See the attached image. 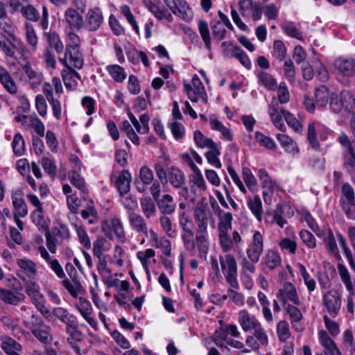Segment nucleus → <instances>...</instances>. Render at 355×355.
<instances>
[{"label":"nucleus","mask_w":355,"mask_h":355,"mask_svg":"<svg viewBox=\"0 0 355 355\" xmlns=\"http://www.w3.org/2000/svg\"><path fill=\"white\" fill-rule=\"evenodd\" d=\"M318 336L320 343L324 348V353H316L315 355H341L335 342L324 330H320Z\"/></svg>","instance_id":"nucleus-20"},{"label":"nucleus","mask_w":355,"mask_h":355,"mask_svg":"<svg viewBox=\"0 0 355 355\" xmlns=\"http://www.w3.org/2000/svg\"><path fill=\"white\" fill-rule=\"evenodd\" d=\"M352 201H355L354 189L349 183L345 182L341 187L340 204Z\"/></svg>","instance_id":"nucleus-57"},{"label":"nucleus","mask_w":355,"mask_h":355,"mask_svg":"<svg viewBox=\"0 0 355 355\" xmlns=\"http://www.w3.org/2000/svg\"><path fill=\"white\" fill-rule=\"evenodd\" d=\"M164 1L174 15L184 20L191 18L189 16L191 8L185 0H164Z\"/></svg>","instance_id":"nucleus-18"},{"label":"nucleus","mask_w":355,"mask_h":355,"mask_svg":"<svg viewBox=\"0 0 355 355\" xmlns=\"http://www.w3.org/2000/svg\"><path fill=\"white\" fill-rule=\"evenodd\" d=\"M190 189L196 197L203 196L207 189V184L203 178L202 174L189 176Z\"/></svg>","instance_id":"nucleus-29"},{"label":"nucleus","mask_w":355,"mask_h":355,"mask_svg":"<svg viewBox=\"0 0 355 355\" xmlns=\"http://www.w3.org/2000/svg\"><path fill=\"white\" fill-rule=\"evenodd\" d=\"M247 204L249 209L254 215L256 218L259 221H261L262 218L263 209L260 197L258 195H256L253 198H249L248 199Z\"/></svg>","instance_id":"nucleus-45"},{"label":"nucleus","mask_w":355,"mask_h":355,"mask_svg":"<svg viewBox=\"0 0 355 355\" xmlns=\"http://www.w3.org/2000/svg\"><path fill=\"white\" fill-rule=\"evenodd\" d=\"M282 110H279L277 103L272 104L268 107V114L274 125L282 132H285L286 127L283 122Z\"/></svg>","instance_id":"nucleus-32"},{"label":"nucleus","mask_w":355,"mask_h":355,"mask_svg":"<svg viewBox=\"0 0 355 355\" xmlns=\"http://www.w3.org/2000/svg\"><path fill=\"white\" fill-rule=\"evenodd\" d=\"M209 150L205 153V156L207 162L213 166L220 168L222 166V164L220 161L219 156L220 151L218 148V144H215L212 146L208 148Z\"/></svg>","instance_id":"nucleus-42"},{"label":"nucleus","mask_w":355,"mask_h":355,"mask_svg":"<svg viewBox=\"0 0 355 355\" xmlns=\"http://www.w3.org/2000/svg\"><path fill=\"white\" fill-rule=\"evenodd\" d=\"M168 158L159 157L154 165L156 175L163 185L169 183L174 189L180 188L185 184L184 173L176 166L168 167Z\"/></svg>","instance_id":"nucleus-2"},{"label":"nucleus","mask_w":355,"mask_h":355,"mask_svg":"<svg viewBox=\"0 0 355 355\" xmlns=\"http://www.w3.org/2000/svg\"><path fill=\"white\" fill-rule=\"evenodd\" d=\"M13 207V215L21 216L24 218L28 214V207L20 194L13 193L11 196Z\"/></svg>","instance_id":"nucleus-34"},{"label":"nucleus","mask_w":355,"mask_h":355,"mask_svg":"<svg viewBox=\"0 0 355 355\" xmlns=\"http://www.w3.org/2000/svg\"><path fill=\"white\" fill-rule=\"evenodd\" d=\"M114 185L121 196L126 195L130 191L132 177L127 170H122L119 175H115Z\"/></svg>","instance_id":"nucleus-22"},{"label":"nucleus","mask_w":355,"mask_h":355,"mask_svg":"<svg viewBox=\"0 0 355 355\" xmlns=\"http://www.w3.org/2000/svg\"><path fill=\"white\" fill-rule=\"evenodd\" d=\"M193 139L196 145L201 148H210L216 144L212 139L205 137L200 130H197L193 133Z\"/></svg>","instance_id":"nucleus-53"},{"label":"nucleus","mask_w":355,"mask_h":355,"mask_svg":"<svg viewBox=\"0 0 355 355\" xmlns=\"http://www.w3.org/2000/svg\"><path fill=\"white\" fill-rule=\"evenodd\" d=\"M219 262L227 282L232 288L238 289V266L234 256L230 253H227L224 256L220 255Z\"/></svg>","instance_id":"nucleus-5"},{"label":"nucleus","mask_w":355,"mask_h":355,"mask_svg":"<svg viewBox=\"0 0 355 355\" xmlns=\"http://www.w3.org/2000/svg\"><path fill=\"white\" fill-rule=\"evenodd\" d=\"M128 220L133 230L141 235L147 236L148 226L142 216L134 211H130L128 214Z\"/></svg>","instance_id":"nucleus-24"},{"label":"nucleus","mask_w":355,"mask_h":355,"mask_svg":"<svg viewBox=\"0 0 355 355\" xmlns=\"http://www.w3.org/2000/svg\"><path fill=\"white\" fill-rule=\"evenodd\" d=\"M232 55L237 58L241 64L247 69H250L251 67V62L250 58L239 46H232Z\"/></svg>","instance_id":"nucleus-63"},{"label":"nucleus","mask_w":355,"mask_h":355,"mask_svg":"<svg viewBox=\"0 0 355 355\" xmlns=\"http://www.w3.org/2000/svg\"><path fill=\"white\" fill-rule=\"evenodd\" d=\"M101 230L105 235L110 239H113V234H114L120 241L124 242L125 240L124 229L119 218H113L109 220L103 221Z\"/></svg>","instance_id":"nucleus-9"},{"label":"nucleus","mask_w":355,"mask_h":355,"mask_svg":"<svg viewBox=\"0 0 355 355\" xmlns=\"http://www.w3.org/2000/svg\"><path fill=\"white\" fill-rule=\"evenodd\" d=\"M16 263L19 267L17 275L24 282L36 279L37 267L35 261L28 258H20L16 260Z\"/></svg>","instance_id":"nucleus-7"},{"label":"nucleus","mask_w":355,"mask_h":355,"mask_svg":"<svg viewBox=\"0 0 355 355\" xmlns=\"http://www.w3.org/2000/svg\"><path fill=\"white\" fill-rule=\"evenodd\" d=\"M159 211L164 215L173 214L176 209V204L173 196L168 193L163 195L155 200Z\"/></svg>","instance_id":"nucleus-26"},{"label":"nucleus","mask_w":355,"mask_h":355,"mask_svg":"<svg viewBox=\"0 0 355 355\" xmlns=\"http://www.w3.org/2000/svg\"><path fill=\"white\" fill-rule=\"evenodd\" d=\"M353 95L347 91H343L339 95L332 94L330 96L329 105L331 110L335 113H339L345 107L347 108V103L354 101Z\"/></svg>","instance_id":"nucleus-17"},{"label":"nucleus","mask_w":355,"mask_h":355,"mask_svg":"<svg viewBox=\"0 0 355 355\" xmlns=\"http://www.w3.org/2000/svg\"><path fill=\"white\" fill-rule=\"evenodd\" d=\"M261 264L270 270H274L282 264L279 254L272 249H268L262 257Z\"/></svg>","instance_id":"nucleus-23"},{"label":"nucleus","mask_w":355,"mask_h":355,"mask_svg":"<svg viewBox=\"0 0 355 355\" xmlns=\"http://www.w3.org/2000/svg\"><path fill=\"white\" fill-rule=\"evenodd\" d=\"M257 175L261 182L262 188L267 189L270 193H273L278 189L279 187L276 181L271 178L266 169L260 168L258 171Z\"/></svg>","instance_id":"nucleus-33"},{"label":"nucleus","mask_w":355,"mask_h":355,"mask_svg":"<svg viewBox=\"0 0 355 355\" xmlns=\"http://www.w3.org/2000/svg\"><path fill=\"white\" fill-rule=\"evenodd\" d=\"M209 123L211 129L220 132L223 138L226 141H231L233 139L234 134L232 130L225 126L216 116L210 115L209 116Z\"/></svg>","instance_id":"nucleus-27"},{"label":"nucleus","mask_w":355,"mask_h":355,"mask_svg":"<svg viewBox=\"0 0 355 355\" xmlns=\"http://www.w3.org/2000/svg\"><path fill=\"white\" fill-rule=\"evenodd\" d=\"M218 241L220 248L223 252H229L234 246H239L243 242L242 237L239 232L234 230L232 233V237L229 234V231L232 227V214L230 212H224L219 209L218 212Z\"/></svg>","instance_id":"nucleus-1"},{"label":"nucleus","mask_w":355,"mask_h":355,"mask_svg":"<svg viewBox=\"0 0 355 355\" xmlns=\"http://www.w3.org/2000/svg\"><path fill=\"white\" fill-rule=\"evenodd\" d=\"M338 143L344 148L342 155V166L349 173L355 172V148L349 136L342 132L337 139Z\"/></svg>","instance_id":"nucleus-4"},{"label":"nucleus","mask_w":355,"mask_h":355,"mask_svg":"<svg viewBox=\"0 0 355 355\" xmlns=\"http://www.w3.org/2000/svg\"><path fill=\"white\" fill-rule=\"evenodd\" d=\"M0 297L7 304L17 305L25 300V295L21 293H14L3 288H0Z\"/></svg>","instance_id":"nucleus-35"},{"label":"nucleus","mask_w":355,"mask_h":355,"mask_svg":"<svg viewBox=\"0 0 355 355\" xmlns=\"http://www.w3.org/2000/svg\"><path fill=\"white\" fill-rule=\"evenodd\" d=\"M17 40L15 35L10 31L0 32V51L7 56L13 58L17 49Z\"/></svg>","instance_id":"nucleus-15"},{"label":"nucleus","mask_w":355,"mask_h":355,"mask_svg":"<svg viewBox=\"0 0 355 355\" xmlns=\"http://www.w3.org/2000/svg\"><path fill=\"white\" fill-rule=\"evenodd\" d=\"M111 249V244L108 240L103 236H98L93 242V254L95 257L105 256L104 252Z\"/></svg>","instance_id":"nucleus-37"},{"label":"nucleus","mask_w":355,"mask_h":355,"mask_svg":"<svg viewBox=\"0 0 355 355\" xmlns=\"http://www.w3.org/2000/svg\"><path fill=\"white\" fill-rule=\"evenodd\" d=\"M279 246L282 251H286L291 254H295L297 244L295 233L292 232L291 238L282 239L279 242Z\"/></svg>","instance_id":"nucleus-46"},{"label":"nucleus","mask_w":355,"mask_h":355,"mask_svg":"<svg viewBox=\"0 0 355 355\" xmlns=\"http://www.w3.org/2000/svg\"><path fill=\"white\" fill-rule=\"evenodd\" d=\"M319 125L316 122H311L308 125L307 139L311 146L315 150H319L320 144L317 139L316 130Z\"/></svg>","instance_id":"nucleus-52"},{"label":"nucleus","mask_w":355,"mask_h":355,"mask_svg":"<svg viewBox=\"0 0 355 355\" xmlns=\"http://www.w3.org/2000/svg\"><path fill=\"white\" fill-rule=\"evenodd\" d=\"M144 6L158 19L172 22L173 17L164 6H159L151 0H142Z\"/></svg>","instance_id":"nucleus-21"},{"label":"nucleus","mask_w":355,"mask_h":355,"mask_svg":"<svg viewBox=\"0 0 355 355\" xmlns=\"http://www.w3.org/2000/svg\"><path fill=\"white\" fill-rule=\"evenodd\" d=\"M240 259V266H241V274H254L256 272V266L255 264L259 261V259L256 258L253 259L250 257H245L241 255L239 257Z\"/></svg>","instance_id":"nucleus-44"},{"label":"nucleus","mask_w":355,"mask_h":355,"mask_svg":"<svg viewBox=\"0 0 355 355\" xmlns=\"http://www.w3.org/2000/svg\"><path fill=\"white\" fill-rule=\"evenodd\" d=\"M0 83L8 93L17 94L18 89L14 79L10 72L2 66H0Z\"/></svg>","instance_id":"nucleus-30"},{"label":"nucleus","mask_w":355,"mask_h":355,"mask_svg":"<svg viewBox=\"0 0 355 355\" xmlns=\"http://www.w3.org/2000/svg\"><path fill=\"white\" fill-rule=\"evenodd\" d=\"M1 347L7 355H19L18 352L22 349L21 345L10 337H5Z\"/></svg>","instance_id":"nucleus-40"},{"label":"nucleus","mask_w":355,"mask_h":355,"mask_svg":"<svg viewBox=\"0 0 355 355\" xmlns=\"http://www.w3.org/2000/svg\"><path fill=\"white\" fill-rule=\"evenodd\" d=\"M78 10L69 7L64 11V21L71 31H79L83 28V16Z\"/></svg>","instance_id":"nucleus-16"},{"label":"nucleus","mask_w":355,"mask_h":355,"mask_svg":"<svg viewBox=\"0 0 355 355\" xmlns=\"http://www.w3.org/2000/svg\"><path fill=\"white\" fill-rule=\"evenodd\" d=\"M155 200L149 196L140 199L141 211L146 218H150L156 215L157 209Z\"/></svg>","instance_id":"nucleus-38"},{"label":"nucleus","mask_w":355,"mask_h":355,"mask_svg":"<svg viewBox=\"0 0 355 355\" xmlns=\"http://www.w3.org/2000/svg\"><path fill=\"white\" fill-rule=\"evenodd\" d=\"M155 252L153 249L148 248L145 250L138 251L137 252V257L141 261V263L146 272V273H149V264L148 260L155 257Z\"/></svg>","instance_id":"nucleus-54"},{"label":"nucleus","mask_w":355,"mask_h":355,"mask_svg":"<svg viewBox=\"0 0 355 355\" xmlns=\"http://www.w3.org/2000/svg\"><path fill=\"white\" fill-rule=\"evenodd\" d=\"M159 225L162 230L169 236L175 237L176 236V231L173 228V224L171 218L163 214L159 218Z\"/></svg>","instance_id":"nucleus-64"},{"label":"nucleus","mask_w":355,"mask_h":355,"mask_svg":"<svg viewBox=\"0 0 355 355\" xmlns=\"http://www.w3.org/2000/svg\"><path fill=\"white\" fill-rule=\"evenodd\" d=\"M264 237L259 231H254L252 240L246 248V255L254 259L260 260L263 252Z\"/></svg>","instance_id":"nucleus-14"},{"label":"nucleus","mask_w":355,"mask_h":355,"mask_svg":"<svg viewBox=\"0 0 355 355\" xmlns=\"http://www.w3.org/2000/svg\"><path fill=\"white\" fill-rule=\"evenodd\" d=\"M53 315L65 325L76 318L73 314L70 313L65 308L58 306L52 310Z\"/></svg>","instance_id":"nucleus-48"},{"label":"nucleus","mask_w":355,"mask_h":355,"mask_svg":"<svg viewBox=\"0 0 355 355\" xmlns=\"http://www.w3.org/2000/svg\"><path fill=\"white\" fill-rule=\"evenodd\" d=\"M26 39L32 51L35 52L37 49L38 38L33 25L29 23H26Z\"/></svg>","instance_id":"nucleus-56"},{"label":"nucleus","mask_w":355,"mask_h":355,"mask_svg":"<svg viewBox=\"0 0 355 355\" xmlns=\"http://www.w3.org/2000/svg\"><path fill=\"white\" fill-rule=\"evenodd\" d=\"M323 241L328 251L331 254H337L338 250L333 232L329 229L323 233Z\"/></svg>","instance_id":"nucleus-55"},{"label":"nucleus","mask_w":355,"mask_h":355,"mask_svg":"<svg viewBox=\"0 0 355 355\" xmlns=\"http://www.w3.org/2000/svg\"><path fill=\"white\" fill-rule=\"evenodd\" d=\"M12 148L15 155L21 156L24 154L26 150L25 141L21 134L17 133L15 135L12 142Z\"/></svg>","instance_id":"nucleus-58"},{"label":"nucleus","mask_w":355,"mask_h":355,"mask_svg":"<svg viewBox=\"0 0 355 355\" xmlns=\"http://www.w3.org/2000/svg\"><path fill=\"white\" fill-rule=\"evenodd\" d=\"M103 15L98 7L88 9L83 17V28L89 32L98 31L103 23Z\"/></svg>","instance_id":"nucleus-10"},{"label":"nucleus","mask_w":355,"mask_h":355,"mask_svg":"<svg viewBox=\"0 0 355 355\" xmlns=\"http://www.w3.org/2000/svg\"><path fill=\"white\" fill-rule=\"evenodd\" d=\"M61 284L73 297H77L78 294L84 291L81 284L76 278L73 279L72 282H70L64 277L62 279Z\"/></svg>","instance_id":"nucleus-43"},{"label":"nucleus","mask_w":355,"mask_h":355,"mask_svg":"<svg viewBox=\"0 0 355 355\" xmlns=\"http://www.w3.org/2000/svg\"><path fill=\"white\" fill-rule=\"evenodd\" d=\"M238 322L245 332L252 331L261 324L255 315L245 309L239 312Z\"/></svg>","instance_id":"nucleus-19"},{"label":"nucleus","mask_w":355,"mask_h":355,"mask_svg":"<svg viewBox=\"0 0 355 355\" xmlns=\"http://www.w3.org/2000/svg\"><path fill=\"white\" fill-rule=\"evenodd\" d=\"M184 87L188 98L192 102H197L200 98H202L205 103L207 102V98L205 97L206 94L205 87L196 74L192 78L191 85L184 83Z\"/></svg>","instance_id":"nucleus-13"},{"label":"nucleus","mask_w":355,"mask_h":355,"mask_svg":"<svg viewBox=\"0 0 355 355\" xmlns=\"http://www.w3.org/2000/svg\"><path fill=\"white\" fill-rule=\"evenodd\" d=\"M276 137L277 139L280 142L281 145L289 153L295 155L300 152L298 146L288 135L284 134H277Z\"/></svg>","instance_id":"nucleus-49"},{"label":"nucleus","mask_w":355,"mask_h":355,"mask_svg":"<svg viewBox=\"0 0 355 355\" xmlns=\"http://www.w3.org/2000/svg\"><path fill=\"white\" fill-rule=\"evenodd\" d=\"M259 81L261 82L268 89L275 90L277 88V81L271 74L266 71H259L257 74Z\"/></svg>","instance_id":"nucleus-61"},{"label":"nucleus","mask_w":355,"mask_h":355,"mask_svg":"<svg viewBox=\"0 0 355 355\" xmlns=\"http://www.w3.org/2000/svg\"><path fill=\"white\" fill-rule=\"evenodd\" d=\"M334 66L343 76L348 77L355 76V59L340 58L335 60Z\"/></svg>","instance_id":"nucleus-25"},{"label":"nucleus","mask_w":355,"mask_h":355,"mask_svg":"<svg viewBox=\"0 0 355 355\" xmlns=\"http://www.w3.org/2000/svg\"><path fill=\"white\" fill-rule=\"evenodd\" d=\"M61 75L67 89H74L76 88L78 80H80V76L73 68H66L62 70Z\"/></svg>","instance_id":"nucleus-31"},{"label":"nucleus","mask_w":355,"mask_h":355,"mask_svg":"<svg viewBox=\"0 0 355 355\" xmlns=\"http://www.w3.org/2000/svg\"><path fill=\"white\" fill-rule=\"evenodd\" d=\"M59 60L66 68L80 69L84 64L83 53L76 48H65L64 56L60 58Z\"/></svg>","instance_id":"nucleus-11"},{"label":"nucleus","mask_w":355,"mask_h":355,"mask_svg":"<svg viewBox=\"0 0 355 355\" xmlns=\"http://www.w3.org/2000/svg\"><path fill=\"white\" fill-rule=\"evenodd\" d=\"M48 43L51 48H53L58 53H60L64 50V46L61 42L59 35L55 33H45Z\"/></svg>","instance_id":"nucleus-62"},{"label":"nucleus","mask_w":355,"mask_h":355,"mask_svg":"<svg viewBox=\"0 0 355 355\" xmlns=\"http://www.w3.org/2000/svg\"><path fill=\"white\" fill-rule=\"evenodd\" d=\"M25 291L31 297L33 302L39 300H44V295L40 291V286L36 282V279L31 282H25Z\"/></svg>","instance_id":"nucleus-41"},{"label":"nucleus","mask_w":355,"mask_h":355,"mask_svg":"<svg viewBox=\"0 0 355 355\" xmlns=\"http://www.w3.org/2000/svg\"><path fill=\"white\" fill-rule=\"evenodd\" d=\"M195 221L198 225L196 241L197 242L199 254L202 256L206 254L209 250L207 239L208 220L212 217L211 213L207 204H197L193 211Z\"/></svg>","instance_id":"nucleus-3"},{"label":"nucleus","mask_w":355,"mask_h":355,"mask_svg":"<svg viewBox=\"0 0 355 355\" xmlns=\"http://www.w3.org/2000/svg\"><path fill=\"white\" fill-rule=\"evenodd\" d=\"M44 210L33 211L31 214L33 223L37 227L40 231L46 232L49 230V225L46 221L44 215Z\"/></svg>","instance_id":"nucleus-59"},{"label":"nucleus","mask_w":355,"mask_h":355,"mask_svg":"<svg viewBox=\"0 0 355 355\" xmlns=\"http://www.w3.org/2000/svg\"><path fill=\"white\" fill-rule=\"evenodd\" d=\"M75 231L77 234L80 243L86 249L91 248L92 244L90 239L83 225L75 224Z\"/></svg>","instance_id":"nucleus-60"},{"label":"nucleus","mask_w":355,"mask_h":355,"mask_svg":"<svg viewBox=\"0 0 355 355\" xmlns=\"http://www.w3.org/2000/svg\"><path fill=\"white\" fill-rule=\"evenodd\" d=\"M322 303L330 316L336 318L341 309V295L336 290H330L323 295Z\"/></svg>","instance_id":"nucleus-8"},{"label":"nucleus","mask_w":355,"mask_h":355,"mask_svg":"<svg viewBox=\"0 0 355 355\" xmlns=\"http://www.w3.org/2000/svg\"><path fill=\"white\" fill-rule=\"evenodd\" d=\"M25 73L28 77L29 84L32 88H36L42 80V75L33 69L29 62H26L21 67Z\"/></svg>","instance_id":"nucleus-39"},{"label":"nucleus","mask_w":355,"mask_h":355,"mask_svg":"<svg viewBox=\"0 0 355 355\" xmlns=\"http://www.w3.org/2000/svg\"><path fill=\"white\" fill-rule=\"evenodd\" d=\"M277 297L284 305L291 303L294 305L302 304L295 286L291 282H285L283 284L279 289Z\"/></svg>","instance_id":"nucleus-12"},{"label":"nucleus","mask_w":355,"mask_h":355,"mask_svg":"<svg viewBox=\"0 0 355 355\" xmlns=\"http://www.w3.org/2000/svg\"><path fill=\"white\" fill-rule=\"evenodd\" d=\"M150 235V241L152 245L160 248L162 252L166 257H170L171 254V241L165 237L159 239L157 233L153 230L149 231Z\"/></svg>","instance_id":"nucleus-28"},{"label":"nucleus","mask_w":355,"mask_h":355,"mask_svg":"<svg viewBox=\"0 0 355 355\" xmlns=\"http://www.w3.org/2000/svg\"><path fill=\"white\" fill-rule=\"evenodd\" d=\"M106 70L116 82L122 83L126 78L124 69L118 64L107 65Z\"/></svg>","instance_id":"nucleus-51"},{"label":"nucleus","mask_w":355,"mask_h":355,"mask_svg":"<svg viewBox=\"0 0 355 355\" xmlns=\"http://www.w3.org/2000/svg\"><path fill=\"white\" fill-rule=\"evenodd\" d=\"M66 332L70 336L67 341L71 343V340L80 341L82 340V334L78 329L77 318L66 325Z\"/></svg>","instance_id":"nucleus-50"},{"label":"nucleus","mask_w":355,"mask_h":355,"mask_svg":"<svg viewBox=\"0 0 355 355\" xmlns=\"http://www.w3.org/2000/svg\"><path fill=\"white\" fill-rule=\"evenodd\" d=\"M51 328L49 325L46 323L34 329L31 331L34 336L44 344L49 343L52 339V335L51 334Z\"/></svg>","instance_id":"nucleus-36"},{"label":"nucleus","mask_w":355,"mask_h":355,"mask_svg":"<svg viewBox=\"0 0 355 355\" xmlns=\"http://www.w3.org/2000/svg\"><path fill=\"white\" fill-rule=\"evenodd\" d=\"M181 238L185 250L189 252L191 254H194L196 252V246L198 247V245L196 239H194L193 231L191 230L182 232Z\"/></svg>","instance_id":"nucleus-47"},{"label":"nucleus","mask_w":355,"mask_h":355,"mask_svg":"<svg viewBox=\"0 0 355 355\" xmlns=\"http://www.w3.org/2000/svg\"><path fill=\"white\" fill-rule=\"evenodd\" d=\"M329 98V94L328 88L324 85H322L315 89L313 96L310 94L305 95L303 104L309 112L313 113L315 110V106H325L328 102Z\"/></svg>","instance_id":"nucleus-6"}]
</instances>
